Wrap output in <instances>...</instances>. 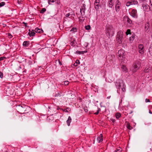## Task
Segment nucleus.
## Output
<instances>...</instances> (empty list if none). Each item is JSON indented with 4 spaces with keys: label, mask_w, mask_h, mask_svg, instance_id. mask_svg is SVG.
I'll list each match as a JSON object with an SVG mask.
<instances>
[{
    "label": "nucleus",
    "mask_w": 152,
    "mask_h": 152,
    "mask_svg": "<svg viewBox=\"0 0 152 152\" xmlns=\"http://www.w3.org/2000/svg\"><path fill=\"white\" fill-rule=\"evenodd\" d=\"M115 85L117 88L119 90L121 89L123 92L126 91V86L122 80H117L115 82Z\"/></svg>",
    "instance_id": "nucleus-1"
},
{
    "label": "nucleus",
    "mask_w": 152,
    "mask_h": 152,
    "mask_svg": "<svg viewBox=\"0 0 152 152\" xmlns=\"http://www.w3.org/2000/svg\"><path fill=\"white\" fill-rule=\"evenodd\" d=\"M141 66V63L140 61H136L133 65L132 71L133 72H137Z\"/></svg>",
    "instance_id": "nucleus-2"
},
{
    "label": "nucleus",
    "mask_w": 152,
    "mask_h": 152,
    "mask_svg": "<svg viewBox=\"0 0 152 152\" xmlns=\"http://www.w3.org/2000/svg\"><path fill=\"white\" fill-rule=\"evenodd\" d=\"M123 35V33L121 31H120L117 33L116 39V41L119 44L121 43L122 42Z\"/></svg>",
    "instance_id": "nucleus-3"
},
{
    "label": "nucleus",
    "mask_w": 152,
    "mask_h": 152,
    "mask_svg": "<svg viewBox=\"0 0 152 152\" xmlns=\"http://www.w3.org/2000/svg\"><path fill=\"white\" fill-rule=\"evenodd\" d=\"M106 34H108L109 36H113L114 34V31L113 29L112 26L110 25H108L107 26L106 29Z\"/></svg>",
    "instance_id": "nucleus-4"
},
{
    "label": "nucleus",
    "mask_w": 152,
    "mask_h": 152,
    "mask_svg": "<svg viewBox=\"0 0 152 152\" xmlns=\"http://www.w3.org/2000/svg\"><path fill=\"white\" fill-rule=\"evenodd\" d=\"M138 48L139 53L142 54L143 53L145 50L144 46L141 44H139Z\"/></svg>",
    "instance_id": "nucleus-5"
},
{
    "label": "nucleus",
    "mask_w": 152,
    "mask_h": 152,
    "mask_svg": "<svg viewBox=\"0 0 152 152\" xmlns=\"http://www.w3.org/2000/svg\"><path fill=\"white\" fill-rule=\"evenodd\" d=\"M138 4V2L136 0H131L129 1L126 3V6L129 7L130 5L132 4Z\"/></svg>",
    "instance_id": "nucleus-6"
},
{
    "label": "nucleus",
    "mask_w": 152,
    "mask_h": 152,
    "mask_svg": "<svg viewBox=\"0 0 152 152\" xmlns=\"http://www.w3.org/2000/svg\"><path fill=\"white\" fill-rule=\"evenodd\" d=\"M118 54L119 57L121 58V59L124 58V57L125 56V51L123 49H121L118 50Z\"/></svg>",
    "instance_id": "nucleus-7"
},
{
    "label": "nucleus",
    "mask_w": 152,
    "mask_h": 152,
    "mask_svg": "<svg viewBox=\"0 0 152 152\" xmlns=\"http://www.w3.org/2000/svg\"><path fill=\"white\" fill-rule=\"evenodd\" d=\"M121 3L119 0H117L115 2V10L117 12H118L120 10Z\"/></svg>",
    "instance_id": "nucleus-8"
},
{
    "label": "nucleus",
    "mask_w": 152,
    "mask_h": 152,
    "mask_svg": "<svg viewBox=\"0 0 152 152\" xmlns=\"http://www.w3.org/2000/svg\"><path fill=\"white\" fill-rule=\"evenodd\" d=\"M17 108L21 112H23L26 109V106L25 105H19L17 106Z\"/></svg>",
    "instance_id": "nucleus-9"
},
{
    "label": "nucleus",
    "mask_w": 152,
    "mask_h": 152,
    "mask_svg": "<svg viewBox=\"0 0 152 152\" xmlns=\"http://www.w3.org/2000/svg\"><path fill=\"white\" fill-rule=\"evenodd\" d=\"M85 5L83 4V6H81L80 9V12L81 15L84 16L85 14Z\"/></svg>",
    "instance_id": "nucleus-10"
},
{
    "label": "nucleus",
    "mask_w": 152,
    "mask_h": 152,
    "mask_svg": "<svg viewBox=\"0 0 152 152\" xmlns=\"http://www.w3.org/2000/svg\"><path fill=\"white\" fill-rule=\"evenodd\" d=\"M150 24L149 22L147 23L145 25L144 31L145 32H148L150 30Z\"/></svg>",
    "instance_id": "nucleus-11"
},
{
    "label": "nucleus",
    "mask_w": 152,
    "mask_h": 152,
    "mask_svg": "<svg viewBox=\"0 0 152 152\" xmlns=\"http://www.w3.org/2000/svg\"><path fill=\"white\" fill-rule=\"evenodd\" d=\"M131 15L132 17L134 18L137 17V11L136 10L132 9L131 12Z\"/></svg>",
    "instance_id": "nucleus-12"
},
{
    "label": "nucleus",
    "mask_w": 152,
    "mask_h": 152,
    "mask_svg": "<svg viewBox=\"0 0 152 152\" xmlns=\"http://www.w3.org/2000/svg\"><path fill=\"white\" fill-rule=\"evenodd\" d=\"M102 137V135L100 134L99 136L97 138V140L98 142L100 143L102 141L103 139Z\"/></svg>",
    "instance_id": "nucleus-13"
},
{
    "label": "nucleus",
    "mask_w": 152,
    "mask_h": 152,
    "mask_svg": "<svg viewBox=\"0 0 152 152\" xmlns=\"http://www.w3.org/2000/svg\"><path fill=\"white\" fill-rule=\"evenodd\" d=\"M142 7H143V9L145 11H148L149 9H148V7H149V6H148V5L143 4L142 5Z\"/></svg>",
    "instance_id": "nucleus-14"
},
{
    "label": "nucleus",
    "mask_w": 152,
    "mask_h": 152,
    "mask_svg": "<svg viewBox=\"0 0 152 152\" xmlns=\"http://www.w3.org/2000/svg\"><path fill=\"white\" fill-rule=\"evenodd\" d=\"M35 33L34 30H32L31 32H28V34L30 37L34 36Z\"/></svg>",
    "instance_id": "nucleus-15"
},
{
    "label": "nucleus",
    "mask_w": 152,
    "mask_h": 152,
    "mask_svg": "<svg viewBox=\"0 0 152 152\" xmlns=\"http://www.w3.org/2000/svg\"><path fill=\"white\" fill-rule=\"evenodd\" d=\"M72 119L70 116L68 117L67 120L66 121V122L67 125L69 126L70 125V124L72 121Z\"/></svg>",
    "instance_id": "nucleus-16"
},
{
    "label": "nucleus",
    "mask_w": 152,
    "mask_h": 152,
    "mask_svg": "<svg viewBox=\"0 0 152 152\" xmlns=\"http://www.w3.org/2000/svg\"><path fill=\"white\" fill-rule=\"evenodd\" d=\"M151 68L148 66H147L144 69V71L145 73H149L150 71L151 70Z\"/></svg>",
    "instance_id": "nucleus-17"
},
{
    "label": "nucleus",
    "mask_w": 152,
    "mask_h": 152,
    "mask_svg": "<svg viewBox=\"0 0 152 152\" xmlns=\"http://www.w3.org/2000/svg\"><path fill=\"white\" fill-rule=\"evenodd\" d=\"M124 19L125 20H126L127 23L130 24L132 23V21L127 16L124 17Z\"/></svg>",
    "instance_id": "nucleus-18"
},
{
    "label": "nucleus",
    "mask_w": 152,
    "mask_h": 152,
    "mask_svg": "<svg viewBox=\"0 0 152 152\" xmlns=\"http://www.w3.org/2000/svg\"><path fill=\"white\" fill-rule=\"evenodd\" d=\"M35 31L36 32L38 33H42L43 32V31L41 29H39L38 28H37L35 29Z\"/></svg>",
    "instance_id": "nucleus-19"
},
{
    "label": "nucleus",
    "mask_w": 152,
    "mask_h": 152,
    "mask_svg": "<svg viewBox=\"0 0 152 152\" xmlns=\"http://www.w3.org/2000/svg\"><path fill=\"white\" fill-rule=\"evenodd\" d=\"M108 3L109 7H112L113 5V2L112 0H110Z\"/></svg>",
    "instance_id": "nucleus-20"
},
{
    "label": "nucleus",
    "mask_w": 152,
    "mask_h": 152,
    "mask_svg": "<svg viewBox=\"0 0 152 152\" xmlns=\"http://www.w3.org/2000/svg\"><path fill=\"white\" fill-rule=\"evenodd\" d=\"M121 68L123 71L125 72H127V69L124 65H122Z\"/></svg>",
    "instance_id": "nucleus-21"
},
{
    "label": "nucleus",
    "mask_w": 152,
    "mask_h": 152,
    "mask_svg": "<svg viewBox=\"0 0 152 152\" xmlns=\"http://www.w3.org/2000/svg\"><path fill=\"white\" fill-rule=\"evenodd\" d=\"M29 44V41H25L23 43V45L25 47H27Z\"/></svg>",
    "instance_id": "nucleus-22"
},
{
    "label": "nucleus",
    "mask_w": 152,
    "mask_h": 152,
    "mask_svg": "<svg viewBox=\"0 0 152 152\" xmlns=\"http://www.w3.org/2000/svg\"><path fill=\"white\" fill-rule=\"evenodd\" d=\"M79 18V20L80 22H83L85 20V18L83 17L84 16L81 15Z\"/></svg>",
    "instance_id": "nucleus-23"
},
{
    "label": "nucleus",
    "mask_w": 152,
    "mask_h": 152,
    "mask_svg": "<svg viewBox=\"0 0 152 152\" xmlns=\"http://www.w3.org/2000/svg\"><path fill=\"white\" fill-rule=\"evenodd\" d=\"M149 52L150 55L152 56V44H151L149 49Z\"/></svg>",
    "instance_id": "nucleus-24"
},
{
    "label": "nucleus",
    "mask_w": 152,
    "mask_h": 152,
    "mask_svg": "<svg viewBox=\"0 0 152 152\" xmlns=\"http://www.w3.org/2000/svg\"><path fill=\"white\" fill-rule=\"evenodd\" d=\"M121 116V114L119 113H117L115 114V117L116 118L118 119Z\"/></svg>",
    "instance_id": "nucleus-25"
},
{
    "label": "nucleus",
    "mask_w": 152,
    "mask_h": 152,
    "mask_svg": "<svg viewBox=\"0 0 152 152\" xmlns=\"http://www.w3.org/2000/svg\"><path fill=\"white\" fill-rule=\"evenodd\" d=\"M149 9L152 11V0H150V5L149 6Z\"/></svg>",
    "instance_id": "nucleus-26"
},
{
    "label": "nucleus",
    "mask_w": 152,
    "mask_h": 152,
    "mask_svg": "<svg viewBox=\"0 0 152 152\" xmlns=\"http://www.w3.org/2000/svg\"><path fill=\"white\" fill-rule=\"evenodd\" d=\"M54 2V0H48V3L49 4H52V3Z\"/></svg>",
    "instance_id": "nucleus-27"
},
{
    "label": "nucleus",
    "mask_w": 152,
    "mask_h": 152,
    "mask_svg": "<svg viewBox=\"0 0 152 152\" xmlns=\"http://www.w3.org/2000/svg\"><path fill=\"white\" fill-rule=\"evenodd\" d=\"M46 11V9H45V8H43L42 9V10H41L40 12L41 13H43L45 12Z\"/></svg>",
    "instance_id": "nucleus-28"
},
{
    "label": "nucleus",
    "mask_w": 152,
    "mask_h": 152,
    "mask_svg": "<svg viewBox=\"0 0 152 152\" xmlns=\"http://www.w3.org/2000/svg\"><path fill=\"white\" fill-rule=\"evenodd\" d=\"M95 5L96 6H98V5L99 4V0H95Z\"/></svg>",
    "instance_id": "nucleus-29"
},
{
    "label": "nucleus",
    "mask_w": 152,
    "mask_h": 152,
    "mask_svg": "<svg viewBox=\"0 0 152 152\" xmlns=\"http://www.w3.org/2000/svg\"><path fill=\"white\" fill-rule=\"evenodd\" d=\"M85 28L87 30H89L91 28V27L90 25H88L85 26Z\"/></svg>",
    "instance_id": "nucleus-30"
},
{
    "label": "nucleus",
    "mask_w": 152,
    "mask_h": 152,
    "mask_svg": "<svg viewBox=\"0 0 152 152\" xmlns=\"http://www.w3.org/2000/svg\"><path fill=\"white\" fill-rule=\"evenodd\" d=\"M5 5V3L4 2H1L0 3V7H2Z\"/></svg>",
    "instance_id": "nucleus-31"
},
{
    "label": "nucleus",
    "mask_w": 152,
    "mask_h": 152,
    "mask_svg": "<svg viewBox=\"0 0 152 152\" xmlns=\"http://www.w3.org/2000/svg\"><path fill=\"white\" fill-rule=\"evenodd\" d=\"M101 110L100 108H98V110H97L96 112L94 114L95 115H98L99 113V112Z\"/></svg>",
    "instance_id": "nucleus-32"
},
{
    "label": "nucleus",
    "mask_w": 152,
    "mask_h": 152,
    "mask_svg": "<svg viewBox=\"0 0 152 152\" xmlns=\"http://www.w3.org/2000/svg\"><path fill=\"white\" fill-rule=\"evenodd\" d=\"M131 34V31L129 29H128L126 32V34L127 35L129 34Z\"/></svg>",
    "instance_id": "nucleus-33"
},
{
    "label": "nucleus",
    "mask_w": 152,
    "mask_h": 152,
    "mask_svg": "<svg viewBox=\"0 0 152 152\" xmlns=\"http://www.w3.org/2000/svg\"><path fill=\"white\" fill-rule=\"evenodd\" d=\"M76 53L79 54H83L82 51H79L78 50L76 51Z\"/></svg>",
    "instance_id": "nucleus-34"
},
{
    "label": "nucleus",
    "mask_w": 152,
    "mask_h": 152,
    "mask_svg": "<svg viewBox=\"0 0 152 152\" xmlns=\"http://www.w3.org/2000/svg\"><path fill=\"white\" fill-rule=\"evenodd\" d=\"M76 31V28H73L70 30L71 31L75 32Z\"/></svg>",
    "instance_id": "nucleus-35"
},
{
    "label": "nucleus",
    "mask_w": 152,
    "mask_h": 152,
    "mask_svg": "<svg viewBox=\"0 0 152 152\" xmlns=\"http://www.w3.org/2000/svg\"><path fill=\"white\" fill-rule=\"evenodd\" d=\"M122 149L121 148L117 149L115 151L116 152H121L122 151Z\"/></svg>",
    "instance_id": "nucleus-36"
},
{
    "label": "nucleus",
    "mask_w": 152,
    "mask_h": 152,
    "mask_svg": "<svg viewBox=\"0 0 152 152\" xmlns=\"http://www.w3.org/2000/svg\"><path fill=\"white\" fill-rule=\"evenodd\" d=\"M69 83V82L68 81H66L64 82V84L65 85H67Z\"/></svg>",
    "instance_id": "nucleus-37"
},
{
    "label": "nucleus",
    "mask_w": 152,
    "mask_h": 152,
    "mask_svg": "<svg viewBox=\"0 0 152 152\" xmlns=\"http://www.w3.org/2000/svg\"><path fill=\"white\" fill-rule=\"evenodd\" d=\"M115 119L113 118L110 119V121H112L113 123H114L115 121Z\"/></svg>",
    "instance_id": "nucleus-38"
},
{
    "label": "nucleus",
    "mask_w": 152,
    "mask_h": 152,
    "mask_svg": "<svg viewBox=\"0 0 152 152\" xmlns=\"http://www.w3.org/2000/svg\"><path fill=\"white\" fill-rule=\"evenodd\" d=\"M3 77V74L1 72H0V77L1 78H2Z\"/></svg>",
    "instance_id": "nucleus-39"
},
{
    "label": "nucleus",
    "mask_w": 152,
    "mask_h": 152,
    "mask_svg": "<svg viewBox=\"0 0 152 152\" xmlns=\"http://www.w3.org/2000/svg\"><path fill=\"white\" fill-rule=\"evenodd\" d=\"M71 110V109L70 108L68 107L66 109V112H67L69 111H70Z\"/></svg>",
    "instance_id": "nucleus-40"
},
{
    "label": "nucleus",
    "mask_w": 152,
    "mask_h": 152,
    "mask_svg": "<svg viewBox=\"0 0 152 152\" xmlns=\"http://www.w3.org/2000/svg\"><path fill=\"white\" fill-rule=\"evenodd\" d=\"M134 36H132V37H130L129 39L130 40H133L134 39Z\"/></svg>",
    "instance_id": "nucleus-41"
},
{
    "label": "nucleus",
    "mask_w": 152,
    "mask_h": 152,
    "mask_svg": "<svg viewBox=\"0 0 152 152\" xmlns=\"http://www.w3.org/2000/svg\"><path fill=\"white\" fill-rule=\"evenodd\" d=\"M70 15V14L69 13H68L65 16L67 18Z\"/></svg>",
    "instance_id": "nucleus-42"
},
{
    "label": "nucleus",
    "mask_w": 152,
    "mask_h": 152,
    "mask_svg": "<svg viewBox=\"0 0 152 152\" xmlns=\"http://www.w3.org/2000/svg\"><path fill=\"white\" fill-rule=\"evenodd\" d=\"M145 101L146 102H150V100L149 99H146L145 100Z\"/></svg>",
    "instance_id": "nucleus-43"
},
{
    "label": "nucleus",
    "mask_w": 152,
    "mask_h": 152,
    "mask_svg": "<svg viewBox=\"0 0 152 152\" xmlns=\"http://www.w3.org/2000/svg\"><path fill=\"white\" fill-rule=\"evenodd\" d=\"M4 58L5 57H0V61H1L3 60Z\"/></svg>",
    "instance_id": "nucleus-44"
},
{
    "label": "nucleus",
    "mask_w": 152,
    "mask_h": 152,
    "mask_svg": "<svg viewBox=\"0 0 152 152\" xmlns=\"http://www.w3.org/2000/svg\"><path fill=\"white\" fill-rule=\"evenodd\" d=\"M84 110V111L86 113H87L88 111V110L87 109L85 108Z\"/></svg>",
    "instance_id": "nucleus-45"
},
{
    "label": "nucleus",
    "mask_w": 152,
    "mask_h": 152,
    "mask_svg": "<svg viewBox=\"0 0 152 152\" xmlns=\"http://www.w3.org/2000/svg\"><path fill=\"white\" fill-rule=\"evenodd\" d=\"M76 63L77 64H79L80 63V62L78 60H77L76 61Z\"/></svg>",
    "instance_id": "nucleus-46"
},
{
    "label": "nucleus",
    "mask_w": 152,
    "mask_h": 152,
    "mask_svg": "<svg viewBox=\"0 0 152 152\" xmlns=\"http://www.w3.org/2000/svg\"><path fill=\"white\" fill-rule=\"evenodd\" d=\"M23 23L24 24L25 26L26 27H27V23L24 22H23Z\"/></svg>",
    "instance_id": "nucleus-47"
},
{
    "label": "nucleus",
    "mask_w": 152,
    "mask_h": 152,
    "mask_svg": "<svg viewBox=\"0 0 152 152\" xmlns=\"http://www.w3.org/2000/svg\"><path fill=\"white\" fill-rule=\"evenodd\" d=\"M82 52H83V54L84 53H86V52H87V51L86 50V51H82Z\"/></svg>",
    "instance_id": "nucleus-48"
},
{
    "label": "nucleus",
    "mask_w": 152,
    "mask_h": 152,
    "mask_svg": "<svg viewBox=\"0 0 152 152\" xmlns=\"http://www.w3.org/2000/svg\"><path fill=\"white\" fill-rule=\"evenodd\" d=\"M22 0H18V3H20Z\"/></svg>",
    "instance_id": "nucleus-49"
},
{
    "label": "nucleus",
    "mask_w": 152,
    "mask_h": 152,
    "mask_svg": "<svg viewBox=\"0 0 152 152\" xmlns=\"http://www.w3.org/2000/svg\"><path fill=\"white\" fill-rule=\"evenodd\" d=\"M102 103V102H101V103H100V106H101V107H103V106H102V104H101Z\"/></svg>",
    "instance_id": "nucleus-50"
},
{
    "label": "nucleus",
    "mask_w": 152,
    "mask_h": 152,
    "mask_svg": "<svg viewBox=\"0 0 152 152\" xmlns=\"http://www.w3.org/2000/svg\"><path fill=\"white\" fill-rule=\"evenodd\" d=\"M149 113L150 114H152V112H151L150 110H149Z\"/></svg>",
    "instance_id": "nucleus-51"
},
{
    "label": "nucleus",
    "mask_w": 152,
    "mask_h": 152,
    "mask_svg": "<svg viewBox=\"0 0 152 152\" xmlns=\"http://www.w3.org/2000/svg\"><path fill=\"white\" fill-rule=\"evenodd\" d=\"M59 94H59V93H58V94H57V96H59Z\"/></svg>",
    "instance_id": "nucleus-52"
},
{
    "label": "nucleus",
    "mask_w": 152,
    "mask_h": 152,
    "mask_svg": "<svg viewBox=\"0 0 152 152\" xmlns=\"http://www.w3.org/2000/svg\"><path fill=\"white\" fill-rule=\"evenodd\" d=\"M71 44L72 45H73V42H71Z\"/></svg>",
    "instance_id": "nucleus-53"
},
{
    "label": "nucleus",
    "mask_w": 152,
    "mask_h": 152,
    "mask_svg": "<svg viewBox=\"0 0 152 152\" xmlns=\"http://www.w3.org/2000/svg\"><path fill=\"white\" fill-rule=\"evenodd\" d=\"M128 128L129 129H130V126H129V127H128Z\"/></svg>",
    "instance_id": "nucleus-54"
},
{
    "label": "nucleus",
    "mask_w": 152,
    "mask_h": 152,
    "mask_svg": "<svg viewBox=\"0 0 152 152\" xmlns=\"http://www.w3.org/2000/svg\"><path fill=\"white\" fill-rule=\"evenodd\" d=\"M66 109H65L64 110H63V111L65 112H66Z\"/></svg>",
    "instance_id": "nucleus-55"
},
{
    "label": "nucleus",
    "mask_w": 152,
    "mask_h": 152,
    "mask_svg": "<svg viewBox=\"0 0 152 152\" xmlns=\"http://www.w3.org/2000/svg\"><path fill=\"white\" fill-rule=\"evenodd\" d=\"M28 31H29V32H31V31L30 30V29H29V30H28Z\"/></svg>",
    "instance_id": "nucleus-56"
},
{
    "label": "nucleus",
    "mask_w": 152,
    "mask_h": 152,
    "mask_svg": "<svg viewBox=\"0 0 152 152\" xmlns=\"http://www.w3.org/2000/svg\"><path fill=\"white\" fill-rule=\"evenodd\" d=\"M127 1H131V0H127Z\"/></svg>",
    "instance_id": "nucleus-57"
},
{
    "label": "nucleus",
    "mask_w": 152,
    "mask_h": 152,
    "mask_svg": "<svg viewBox=\"0 0 152 152\" xmlns=\"http://www.w3.org/2000/svg\"><path fill=\"white\" fill-rule=\"evenodd\" d=\"M107 98L109 99V98H108V97H107Z\"/></svg>",
    "instance_id": "nucleus-58"
},
{
    "label": "nucleus",
    "mask_w": 152,
    "mask_h": 152,
    "mask_svg": "<svg viewBox=\"0 0 152 152\" xmlns=\"http://www.w3.org/2000/svg\"><path fill=\"white\" fill-rule=\"evenodd\" d=\"M96 102H98V101H96Z\"/></svg>",
    "instance_id": "nucleus-59"
}]
</instances>
